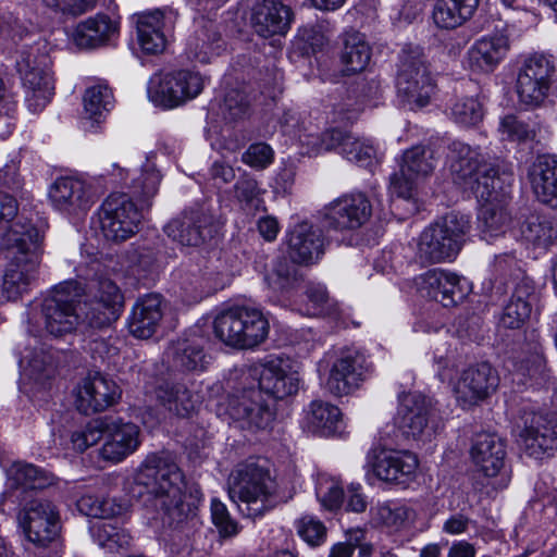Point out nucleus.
<instances>
[{"label": "nucleus", "instance_id": "obj_20", "mask_svg": "<svg viewBox=\"0 0 557 557\" xmlns=\"http://www.w3.org/2000/svg\"><path fill=\"white\" fill-rule=\"evenodd\" d=\"M141 213L131 197L112 193L107 198V240L121 243L138 232Z\"/></svg>", "mask_w": 557, "mask_h": 557}, {"label": "nucleus", "instance_id": "obj_42", "mask_svg": "<svg viewBox=\"0 0 557 557\" xmlns=\"http://www.w3.org/2000/svg\"><path fill=\"white\" fill-rule=\"evenodd\" d=\"M508 205L509 201L482 203L478 222L484 240L491 242L506 232L511 221Z\"/></svg>", "mask_w": 557, "mask_h": 557}, {"label": "nucleus", "instance_id": "obj_22", "mask_svg": "<svg viewBox=\"0 0 557 557\" xmlns=\"http://www.w3.org/2000/svg\"><path fill=\"white\" fill-rule=\"evenodd\" d=\"M97 197L90 184L75 177H60L49 189L52 207L69 215H78L87 211Z\"/></svg>", "mask_w": 557, "mask_h": 557}, {"label": "nucleus", "instance_id": "obj_55", "mask_svg": "<svg viewBox=\"0 0 557 557\" xmlns=\"http://www.w3.org/2000/svg\"><path fill=\"white\" fill-rule=\"evenodd\" d=\"M42 4L57 14L76 17L94 9L98 0H40Z\"/></svg>", "mask_w": 557, "mask_h": 557}, {"label": "nucleus", "instance_id": "obj_21", "mask_svg": "<svg viewBox=\"0 0 557 557\" xmlns=\"http://www.w3.org/2000/svg\"><path fill=\"white\" fill-rule=\"evenodd\" d=\"M368 462L377 479L398 484L411 481L419 466L413 453L394 449L373 450Z\"/></svg>", "mask_w": 557, "mask_h": 557}, {"label": "nucleus", "instance_id": "obj_56", "mask_svg": "<svg viewBox=\"0 0 557 557\" xmlns=\"http://www.w3.org/2000/svg\"><path fill=\"white\" fill-rule=\"evenodd\" d=\"M296 527L299 536L310 546H319L325 541L326 528L311 516L300 518Z\"/></svg>", "mask_w": 557, "mask_h": 557}, {"label": "nucleus", "instance_id": "obj_1", "mask_svg": "<svg viewBox=\"0 0 557 557\" xmlns=\"http://www.w3.org/2000/svg\"><path fill=\"white\" fill-rule=\"evenodd\" d=\"M185 479L173 457L168 453L149 454L134 475L132 493L162 512V520L177 528L194 515V508L184 502Z\"/></svg>", "mask_w": 557, "mask_h": 557}, {"label": "nucleus", "instance_id": "obj_39", "mask_svg": "<svg viewBox=\"0 0 557 557\" xmlns=\"http://www.w3.org/2000/svg\"><path fill=\"white\" fill-rule=\"evenodd\" d=\"M154 394L162 406L178 417H188L196 408L197 399L184 384L162 382Z\"/></svg>", "mask_w": 557, "mask_h": 557}, {"label": "nucleus", "instance_id": "obj_6", "mask_svg": "<svg viewBox=\"0 0 557 557\" xmlns=\"http://www.w3.org/2000/svg\"><path fill=\"white\" fill-rule=\"evenodd\" d=\"M470 230L467 215L450 212L425 227L417 240L416 258L424 265L451 262L460 252Z\"/></svg>", "mask_w": 557, "mask_h": 557}, {"label": "nucleus", "instance_id": "obj_24", "mask_svg": "<svg viewBox=\"0 0 557 557\" xmlns=\"http://www.w3.org/2000/svg\"><path fill=\"white\" fill-rule=\"evenodd\" d=\"M182 246L197 247L215 233L212 216L202 210H191L169 222L164 228Z\"/></svg>", "mask_w": 557, "mask_h": 557}, {"label": "nucleus", "instance_id": "obj_11", "mask_svg": "<svg viewBox=\"0 0 557 557\" xmlns=\"http://www.w3.org/2000/svg\"><path fill=\"white\" fill-rule=\"evenodd\" d=\"M225 413L242 428L265 430L274 420V400L260 389L250 387L227 398Z\"/></svg>", "mask_w": 557, "mask_h": 557}, {"label": "nucleus", "instance_id": "obj_7", "mask_svg": "<svg viewBox=\"0 0 557 557\" xmlns=\"http://www.w3.org/2000/svg\"><path fill=\"white\" fill-rule=\"evenodd\" d=\"M213 330L215 336L226 346L253 349L267 341L270 323L260 309L237 306L219 313L214 319Z\"/></svg>", "mask_w": 557, "mask_h": 557}, {"label": "nucleus", "instance_id": "obj_9", "mask_svg": "<svg viewBox=\"0 0 557 557\" xmlns=\"http://www.w3.org/2000/svg\"><path fill=\"white\" fill-rule=\"evenodd\" d=\"M203 89V78L188 70L154 75L148 85L149 99L161 107L172 109L196 98Z\"/></svg>", "mask_w": 557, "mask_h": 557}, {"label": "nucleus", "instance_id": "obj_31", "mask_svg": "<svg viewBox=\"0 0 557 557\" xmlns=\"http://www.w3.org/2000/svg\"><path fill=\"white\" fill-rule=\"evenodd\" d=\"M289 258L299 264L315 262L324 253V238L319 228L301 222L288 233Z\"/></svg>", "mask_w": 557, "mask_h": 557}, {"label": "nucleus", "instance_id": "obj_29", "mask_svg": "<svg viewBox=\"0 0 557 557\" xmlns=\"http://www.w3.org/2000/svg\"><path fill=\"white\" fill-rule=\"evenodd\" d=\"M536 301L535 286L529 278L519 281L503 308L498 326L506 330H520L529 321Z\"/></svg>", "mask_w": 557, "mask_h": 557}, {"label": "nucleus", "instance_id": "obj_50", "mask_svg": "<svg viewBox=\"0 0 557 557\" xmlns=\"http://www.w3.org/2000/svg\"><path fill=\"white\" fill-rule=\"evenodd\" d=\"M432 17L440 28L453 29L462 25L471 15L454 0H437Z\"/></svg>", "mask_w": 557, "mask_h": 557}, {"label": "nucleus", "instance_id": "obj_53", "mask_svg": "<svg viewBox=\"0 0 557 557\" xmlns=\"http://www.w3.org/2000/svg\"><path fill=\"white\" fill-rule=\"evenodd\" d=\"M373 519L385 527L399 529L413 519V511L407 506L392 507L383 504L373 509Z\"/></svg>", "mask_w": 557, "mask_h": 557}, {"label": "nucleus", "instance_id": "obj_59", "mask_svg": "<svg viewBox=\"0 0 557 557\" xmlns=\"http://www.w3.org/2000/svg\"><path fill=\"white\" fill-rule=\"evenodd\" d=\"M317 495L322 506L329 510L338 509L343 505L345 496L343 487L333 480L326 482V486L320 483L317 488Z\"/></svg>", "mask_w": 557, "mask_h": 557}, {"label": "nucleus", "instance_id": "obj_23", "mask_svg": "<svg viewBox=\"0 0 557 557\" xmlns=\"http://www.w3.org/2000/svg\"><path fill=\"white\" fill-rule=\"evenodd\" d=\"M509 50L510 40L507 35H485L470 46L466 62L473 73L490 74L505 60Z\"/></svg>", "mask_w": 557, "mask_h": 557}, {"label": "nucleus", "instance_id": "obj_46", "mask_svg": "<svg viewBox=\"0 0 557 557\" xmlns=\"http://www.w3.org/2000/svg\"><path fill=\"white\" fill-rule=\"evenodd\" d=\"M449 115L455 123L461 126H475L483 120V106L473 96L456 97L449 107Z\"/></svg>", "mask_w": 557, "mask_h": 557}, {"label": "nucleus", "instance_id": "obj_49", "mask_svg": "<svg viewBox=\"0 0 557 557\" xmlns=\"http://www.w3.org/2000/svg\"><path fill=\"white\" fill-rule=\"evenodd\" d=\"M77 509L81 513L89 518V531L91 535L97 539L99 546L103 547V500L91 495H85L78 499Z\"/></svg>", "mask_w": 557, "mask_h": 557}, {"label": "nucleus", "instance_id": "obj_3", "mask_svg": "<svg viewBox=\"0 0 557 557\" xmlns=\"http://www.w3.org/2000/svg\"><path fill=\"white\" fill-rule=\"evenodd\" d=\"M42 235L30 221L14 222L4 234L2 245L14 253L4 273L2 292L9 300L16 299L35 281L39 264Z\"/></svg>", "mask_w": 557, "mask_h": 557}, {"label": "nucleus", "instance_id": "obj_45", "mask_svg": "<svg viewBox=\"0 0 557 557\" xmlns=\"http://www.w3.org/2000/svg\"><path fill=\"white\" fill-rule=\"evenodd\" d=\"M104 88L101 85L88 87L83 96L82 125L86 132L100 133L104 121Z\"/></svg>", "mask_w": 557, "mask_h": 557}, {"label": "nucleus", "instance_id": "obj_48", "mask_svg": "<svg viewBox=\"0 0 557 557\" xmlns=\"http://www.w3.org/2000/svg\"><path fill=\"white\" fill-rule=\"evenodd\" d=\"M10 479L16 486L37 490L52 483V478L44 470L30 463L16 462L10 470Z\"/></svg>", "mask_w": 557, "mask_h": 557}, {"label": "nucleus", "instance_id": "obj_17", "mask_svg": "<svg viewBox=\"0 0 557 557\" xmlns=\"http://www.w3.org/2000/svg\"><path fill=\"white\" fill-rule=\"evenodd\" d=\"M498 383L497 371L488 362H481L460 373L453 383V393L459 406L469 408L486 399L496 391Z\"/></svg>", "mask_w": 557, "mask_h": 557}, {"label": "nucleus", "instance_id": "obj_51", "mask_svg": "<svg viewBox=\"0 0 557 557\" xmlns=\"http://www.w3.org/2000/svg\"><path fill=\"white\" fill-rule=\"evenodd\" d=\"M104 18L100 15L89 17L77 25L73 41L78 48L90 49L102 45L104 41Z\"/></svg>", "mask_w": 557, "mask_h": 557}, {"label": "nucleus", "instance_id": "obj_47", "mask_svg": "<svg viewBox=\"0 0 557 557\" xmlns=\"http://www.w3.org/2000/svg\"><path fill=\"white\" fill-rule=\"evenodd\" d=\"M91 234L88 237V242L85 245V252L89 258L87 263L90 271H92V276L97 278L99 282L101 281L102 273V252L99 250V246L102 244L104 239V223L100 213L92 216L90 223Z\"/></svg>", "mask_w": 557, "mask_h": 557}, {"label": "nucleus", "instance_id": "obj_13", "mask_svg": "<svg viewBox=\"0 0 557 557\" xmlns=\"http://www.w3.org/2000/svg\"><path fill=\"white\" fill-rule=\"evenodd\" d=\"M435 166V151L431 147L418 145L407 149L403 153L399 171L391 176V193L399 198H411L418 180L431 175Z\"/></svg>", "mask_w": 557, "mask_h": 557}, {"label": "nucleus", "instance_id": "obj_27", "mask_svg": "<svg viewBox=\"0 0 557 557\" xmlns=\"http://www.w3.org/2000/svg\"><path fill=\"white\" fill-rule=\"evenodd\" d=\"M294 18L292 9L277 0L257 2L251 11V26L263 38L284 36Z\"/></svg>", "mask_w": 557, "mask_h": 557}, {"label": "nucleus", "instance_id": "obj_57", "mask_svg": "<svg viewBox=\"0 0 557 557\" xmlns=\"http://www.w3.org/2000/svg\"><path fill=\"white\" fill-rule=\"evenodd\" d=\"M249 109L247 96L238 90L231 89L224 97L223 112L226 119L237 120L243 117Z\"/></svg>", "mask_w": 557, "mask_h": 557}, {"label": "nucleus", "instance_id": "obj_32", "mask_svg": "<svg viewBox=\"0 0 557 557\" xmlns=\"http://www.w3.org/2000/svg\"><path fill=\"white\" fill-rule=\"evenodd\" d=\"M528 176L537 200L557 208V156H539L530 166Z\"/></svg>", "mask_w": 557, "mask_h": 557}, {"label": "nucleus", "instance_id": "obj_43", "mask_svg": "<svg viewBox=\"0 0 557 557\" xmlns=\"http://www.w3.org/2000/svg\"><path fill=\"white\" fill-rule=\"evenodd\" d=\"M522 237L540 248H547L557 239V222L542 214H530L521 223Z\"/></svg>", "mask_w": 557, "mask_h": 557}, {"label": "nucleus", "instance_id": "obj_54", "mask_svg": "<svg viewBox=\"0 0 557 557\" xmlns=\"http://www.w3.org/2000/svg\"><path fill=\"white\" fill-rule=\"evenodd\" d=\"M211 518L223 539L233 537L240 531V527L231 517L226 506L219 499H212L211 502Z\"/></svg>", "mask_w": 557, "mask_h": 557}, {"label": "nucleus", "instance_id": "obj_2", "mask_svg": "<svg viewBox=\"0 0 557 557\" xmlns=\"http://www.w3.org/2000/svg\"><path fill=\"white\" fill-rule=\"evenodd\" d=\"M83 288L74 281L58 285L42 302V317L47 331L53 336L74 331L81 319L91 329L101 331L104 325L102 298L81 307Z\"/></svg>", "mask_w": 557, "mask_h": 557}, {"label": "nucleus", "instance_id": "obj_5", "mask_svg": "<svg viewBox=\"0 0 557 557\" xmlns=\"http://www.w3.org/2000/svg\"><path fill=\"white\" fill-rule=\"evenodd\" d=\"M51 50V44L42 36L27 38L18 50L16 69L26 88V101L34 112L42 110L53 96Z\"/></svg>", "mask_w": 557, "mask_h": 557}, {"label": "nucleus", "instance_id": "obj_44", "mask_svg": "<svg viewBox=\"0 0 557 557\" xmlns=\"http://www.w3.org/2000/svg\"><path fill=\"white\" fill-rule=\"evenodd\" d=\"M100 386H104V376L101 373L88 375L77 386L75 406L79 412L89 416L102 410L104 396L99 391Z\"/></svg>", "mask_w": 557, "mask_h": 557}, {"label": "nucleus", "instance_id": "obj_26", "mask_svg": "<svg viewBox=\"0 0 557 557\" xmlns=\"http://www.w3.org/2000/svg\"><path fill=\"white\" fill-rule=\"evenodd\" d=\"M164 301L159 294H147L134 304L127 326L129 333L139 339H149L159 331L163 315Z\"/></svg>", "mask_w": 557, "mask_h": 557}, {"label": "nucleus", "instance_id": "obj_52", "mask_svg": "<svg viewBox=\"0 0 557 557\" xmlns=\"http://www.w3.org/2000/svg\"><path fill=\"white\" fill-rule=\"evenodd\" d=\"M498 133L503 140L518 144L532 141L535 138V131L531 128L529 124L512 114L500 119Z\"/></svg>", "mask_w": 557, "mask_h": 557}, {"label": "nucleus", "instance_id": "obj_61", "mask_svg": "<svg viewBox=\"0 0 557 557\" xmlns=\"http://www.w3.org/2000/svg\"><path fill=\"white\" fill-rule=\"evenodd\" d=\"M107 325L116 321L124 309V295L113 282L107 281Z\"/></svg>", "mask_w": 557, "mask_h": 557}, {"label": "nucleus", "instance_id": "obj_15", "mask_svg": "<svg viewBox=\"0 0 557 557\" xmlns=\"http://www.w3.org/2000/svg\"><path fill=\"white\" fill-rule=\"evenodd\" d=\"M320 214L322 225L326 230H356L370 219L372 206L364 194H349L330 202Z\"/></svg>", "mask_w": 557, "mask_h": 557}, {"label": "nucleus", "instance_id": "obj_14", "mask_svg": "<svg viewBox=\"0 0 557 557\" xmlns=\"http://www.w3.org/2000/svg\"><path fill=\"white\" fill-rule=\"evenodd\" d=\"M435 408L431 398L420 393H408L400 398L398 426L406 437L425 440L437 429Z\"/></svg>", "mask_w": 557, "mask_h": 557}, {"label": "nucleus", "instance_id": "obj_40", "mask_svg": "<svg viewBox=\"0 0 557 557\" xmlns=\"http://www.w3.org/2000/svg\"><path fill=\"white\" fill-rule=\"evenodd\" d=\"M166 357L181 371H197L206 367L202 345L196 339L180 338L170 344Z\"/></svg>", "mask_w": 557, "mask_h": 557}, {"label": "nucleus", "instance_id": "obj_37", "mask_svg": "<svg viewBox=\"0 0 557 557\" xmlns=\"http://www.w3.org/2000/svg\"><path fill=\"white\" fill-rule=\"evenodd\" d=\"M306 421L308 429L320 436L334 435L341 431L343 425L341 410L323 400L311 401Z\"/></svg>", "mask_w": 557, "mask_h": 557}, {"label": "nucleus", "instance_id": "obj_16", "mask_svg": "<svg viewBox=\"0 0 557 557\" xmlns=\"http://www.w3.org/2000/svg\"><path fill=\"white\" fill-rule=\"evenodd\" d=\"M27 540L40 547L54 542L60 533V519L55 506L47 499L32 500L18 516Z\"/></svg>", "mask_w": 557, "mask_h": 557}, {"label": "nucleus", "instance_id": "obj_64", "mask_svg": "<svg viewBox=\"0 0 557 557\" xmlns=\"http://www.w3.org/2000/svg\"><path fill=\"white\" fill-rule=\"evenodd\" d=\"M234 187L235 197L240 202L251 203L260 194L257 181L248 176L239 178Z\"/></svg>", "mask_w": 557, "mask_h": 557}, {"label": "nucleus", "instance_id": "obj_41", "mask_svg": "<svg viewBox=\"0 0 557 557\" xmlns=\"http://www.w3.org/2000/svg\"><path fill=\"white\" fill-rule=\"evenodd\" d=\"M371 59V47L366 36L357 30H348L343 35L341 61L347 74L363 71Z\"/></svg>", "mask_w": 557, "mask_h": 557}, {"label": "nucleus", "instance_id": "obj_28", "mask_svg": "<svg viewBox=\"0 0 557 557\" xmlns=\"http://www.w3.org/2000/svg\"><path fill=\"white\" fill-rule=\"evenodd\" d=\"M470 457L478 471L487 478H494L505 465V441L495 433L476 434L470 448Z\"/></svg>", "mask_w": 557, "mask_h": 557}, {"label": "nucleus", "instance_id": "obj_62", "mask_svg": "<svg viewBox=\"0 0 557 557\" xmlns=\"http://www.w3.org/2000/svg\"><path fill=\"white\" fill-rule=\"evenodd\" d=\"M272 148L263 143L251 145L243 154V161L251 166L263 169L271 163Z\"/></svg>", "mask_w": 557, "mask_h": 557}, {"label": "nucleus", "instance_id": "obj_35", "mask_svg": "<svg viewBox=\"0 0 557 557\" xmlns=\"http://www.w3.org/2000/svg\"><path fill=\"white\" fill-rule=\"evenodd\" d=\"M512 177L509 174H499L494 164L483 165V169L473 181L463 188L471 189L476 198L484 202L510 201Z\"/></svg>", "mask_w": 557, "mask_h": 557}, {"label": "nucleus", "instance_id": "obj_25", "mask_svg": "<svg viewBox=\"0 0 557 557\" xmlns=\"http://www.w3.org/2000/svg\"><path fill=\"white\" fill-rule=\"evenodd\" d=\"M364 372V357L357 350H346L334 361L326 388L335 396L348 395L359 387Z\"/></svg>", "mask_w": 557, "mask_h": 557}, {"label": "nucleus", "instance_id": "obj_30", "mask_svg": "<svg viewBox=\"0 0 557 557\" xmlns=\"http://www.w3.org/2000/svg\"><path fill=\"white\" fill-rule=\"evenodd\" d=\"M447 161L454 182L462 187L473 181L483 165L490 163L479 147H471L461 140L448 145Z\"/></svg>", "mask_w": 557, "mask_h": 557}, {"label": "nucleus", "instance_id": "obj_12", "mask_svg": "<svg viewBox=\"0 0 557 557\" xmlns=\"http://www.w3.org/2000/svg\"><path fill=\"white\" fill-rule=\"evenodd\" d=\"M519 444L523 451L543 459L557 450V421L547 414L523 409L519 422Z\"/></svg>", "mask_w": 557, "mask_h": 557}, {"label": "nucleus", "instance_id": "obj_38", "mask_svg": "<svg viewBox=\"0 0 557 557\" xmlns=\"http://www.w3.org/2000/svg\"><path fill=\"white\" fill-rule=\"evenodd\" d=\"M292 259L277 257L264 274V281L272 290L287 295L296 290L304 282V276Z\"/></svg>", "mask_w": 557, "mask_h": 557}, {"label": "nucleus", "instance_id": "obj_58", "mask_svg": "<svg viewBox=\"0 0 557 557\" xmlns=\"http://www.w3.org/2000/svg\"><path fill=\"white\" fill-rule=\"evenodd\" d=\"M305 294L311 306L306 308L304 314L315 315L324 313L325 308L330 301L329 293L325 286L322 284L310 283L306 287Z\"/></svg>", "mask_w": 557, "mask_h": 557}, {"label": "nucleus", "instance_id": "obj_63", "mask_svg": "<svg viewBox=\"0 0 557 557\" xmlns=\"http://www.w3.org/2000/svg\"><path fill=\"white\" fill-rule=\"evenodd\" d=\"M298 36L313 52L321 50L329 42V37L320 25L305 26L299 29Z\"/></svg>", "mask_w": 557, "mask_h": 557}, {"label": "nucleus", "instance_id": "obj_60", "mask_svg": "<svg viewBox=\"0 0 557 557\" xmlns=\"http://www.w3.org/2000/svg\"><path fill=\"white\" fill-rule=\"evenodd\" d=\"M96 426L88 425L86 431L74 432L71 441L75 449L84 451L89 446L97 444L104 434V424L102 421H97Z\"/></svg>", "mask_w": 557, "mask_h": 557}, {"label": "nucleus", "instance_id": "obj_4", "mask_svg": "<svg viewBox=\"0 0 557 557\" xmlns=\"http://www.w3.org/2000/svg\"><path fill=\"white\" fill-rule=\"evenodd\" d=\"M228 496L243 515L259 518L275 507L276 483L268 468L247 460L232 472Z\"/></svg>", "mask_w": 557, "mask_h": 557}, {"label": "nucleus", "instance_id": "obj_36", "mask_svg": "<svg viewBox=\"0 0 557 557\" xmlns=\"http://www.w3.org/2000/svg\"><path fill=\"white\" fill-rule=\"evenodd\" d=\"M322 140L326 149H335L348 161L361 166L370 165L375 156V149L371 145L339 128L325 132Z\"/></svg>", "mask_w": 557, "mask_h": 557}, {"label": "nucleus", "instance_id": "obj_33", "mask_svg": "<svg viewBox=\"0 0 557 557\" xmlns=\"http://www.w3.org/2000/svg\"><path fill=\"white\" fill-rule=\"evenodd\" d=\"M139 428L122 418L107 420V461H123L139 447Z\"/></svg>", "mask_w": 557, "mask_h": 557}, {"label": "nucleus", "instance_id": "obj_19", "mask_svg": "<svg viewBox=\"0 0 557 557\" xmlns=\"http://www.w3.org/2000/svg\"><path fill=\"white\" fill-rule=\"evenodd\" d=\"M134 20L143 52L162 53L166 47L165 29L174 25L176 13L170 8L154 9L135 14Z\"/></svg>", "mask_w": 557, "mask_h": 557}, {"label": "nucleus", "instance_id": "obj_10", "mask_svg": "<svg viewBox=\"0 0 557 557\" xmlns=\"http://www.w3.org/2000/svg\"><path fill=\"white\" fill-rule=\"evenodd\" d=\"M556 74L552 57L534 53L525 58L519 67L516 89L521 102L537 106L548 96Z\"/></svg>", "mask_w": 557, "mask_h": 557}, {"label": "nucleus", "instance_id": "obj_8", "mask_svg": "<svg viewBox=\"0 0 557 557\" xmlns=\"http://www.w3.org/2000/svg\"><path fill=\"white\" fill-rule=\"evenodd\" d=\"M401 51L396 81L398 99L410 110L421 109L429 104L434 91L426 61L417 46L407 45Z\"/></svg>", "mask_w": 557, "mask_h": 557}, {"label": "nucleus", "instance_id": "obj_34", "mask_svg": "<svg viewBox=\"0 0 557 557\" xmlns=\"http://www.w3.org/2000/svg\"><path fill=\"white\" fill-rule=\"evenodd\" d=\"M282 359L267 361L259 372V386L261 393L276 399H283L298 391L299 380L295 373L289 372Z\"/></svg>", "mask_w": 557, "mask_h": 557}, {"label": "nucleus", "instance_id": "obj_18", "mask_svg": "<svg viewBox=\"0 0 557 557\" xmlns=\"http://www.w3.org/2000/svg\"><path fill=\"white\" fill-rule=\"evenodd\" d=\"M416 284L422 296L446 308L461 302L470 292V284L465 277L444 269L426 271L416 278Z\"/></svg>", "mask_w": 557, "mask_h": 557}]
</instances>
